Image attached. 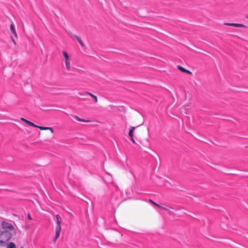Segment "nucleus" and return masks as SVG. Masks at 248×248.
<instances>
[{
  "label": "nucleus",
  "instance_id": "f257e3e1",
  "mask_svg": "<svg viewBox=\"0 0 248 248\" xmlns=\"http://www.w3.org/2000/svg\"><path fill=\"white\" fill-rule=\"evenodd\" d=\"M11 236L12 234L9 231L1 232L0 234V245H4L6 242L11 239Z\"/></svg>",
  "mask_w": 248,
  "mask_h": 248
},
{
  "label": "nucleus",
  "instance_id": "f03ea898",
  "mask_svg": "<svg viewBox=\"0 0 248 248\" xmlns=\"http://www.w3.org/2000/svg\"><path fill=\"white\" fill-rule=\"evenodd\" d=\"M57 225L56 227V234L54 238H53V242H55L58 238L59 237L60 232L61 231V222L62 219L59 215H56Z\"/></svg>",
  "mask_w": 248,
  "mask_h": 248
},
{
  "label": "nucleus",
  "instance_id": "7ed1b4c3",
  "mask_svg": "<svg viewBox=\"0 0 248 248\" xmlns=\"http://www.w3.org/2000/svg\"><path fill=\"white\" fill-rule=\"evenodd\" d=\"M62 53L65 58V64L68 70L70 69V61L68 53L65 51H62Z\"/></svg>",
  "mask_w": 248,
  "mask_h": 248
},
{
  "label": "nucleus",
  "instance_id": "20e7f679",
  "mask_svg": "<svg viewBox=\"0 0 248 248\" xmlns=\"http://www.w3.org/2000/svg\"><path fill=\"white\" fill-rule=\"evenodd\" d=\"M1 226L3 229H8L10 231H12L14 229V227L12 224L6 221H2L1 223Z\"/></svg>",
  "mask_w": 248,
  "mask_h": 248
},
{
  "label": "nucleus",
  "instance_id": "39448f33",
  "mask_svg": "<svg viewBox=\"0 0 248 248\" xmlns=\"http://www.w3.org/2000/svg\"><path fill=\"white\" fill-rule=\"evenodd\" d=\"M135 128L136 127L134 126H131L129 130V133H128L129 136L131 138V140L132 142L134 143H135V141L134 139V135H133L134 131Z\"/></svg>",
  "mask_w": 248,
  "mask_h": 248
},
{
  "label": "nucleus",
  "instance_id": "423d86ee",
  "mask_svg": "<svg viewBox=\"0 0 248 248\" xmlns=\"http://www.w3.org/2000/svg\"><path fill=\"white\" fill-rule=\"evenodd\" d=\"M224 25L230 26H234L236 27H245L246 28V26L243 24H240V23H225Z\"/></svg>",
  "mask_w": 248,
  "mask_h": 248
},
{
  "label": "nucleus",
  "instance_id": "0eeeda50",
  "mask_svg": "<svg viewBox=\"0 0 248 248\" xmlns=\"http://www.w3.org/2000/svg\"><path fill=\"white\" fill-rule=\"evenodd\" d=\"M71 36L72 37V38H75L77 39V40L78 41V42L79 43V44L82 46L83 47L84 46V43L83 42L82 40H81V39L80 38V37H78V36L76 35H74L73 34H71Z\"/></svg>",
  "mask_w": 248,
  "mask_h": 248
},
{
  "label": "nucleus",
  "instance_id": "6e6552de",
  "mask_svg": "<svg viewBox=\"0 0 248 248\" xmlns=\"http://www.w3.org/2000/svg\"><path fill=\"white\" fill-rule=\"evenodd\" d=\"M20 120L22 121H23V122H25V123H26L27 124H28V125H29L30 126H32V127H37V125L35 124L32 122H30V121L25 119L24 118H21Z\"/></svg>",
  "mask_w": 248,
  "mask_h": 248
},
{
  "label": "nucleus",
  "instance_id": "1a4fd4ad",
  "mask_svg": "<svg viewBox=\"0 0 248 248\" xmlns=\"http://www.w3.org/2000/svg\"><path fill=\"white\" fill-rule=\"evenodd\" d=\"M36 128L40 129V130H49L52 133L54 132V130L52 127H43L41 126L37 125Z\"/></svg>",
  "mask_w": 248,
  "mask_h": 248
},
{
  "label": "nucleus",
  "instance_id": "9d476101",
  "mask_svg": "<svg viewBox=\"0 0 248 248\" xmlns=\"http://www.w3.org/2000/svg\"><path fill=\"white\" fill-rule=\"evenodd\" d=\"M84 94H88V95H90L92 98H93L94 99V101L95 103L97 102V101H98L97 97L95 95H94V94H92V93L88 92H85L84 93Z\"/></svg>",
  "mask_w": 248,
  "mask_h": 248
},
{
  "label": "nucleus",
  "instance_id": "9b49d317",
  "mask_svg": "<svg viewBox=\"0 0 248 248\" xmlns=\"http://www.w3.org/2000/svg\"><path fill=\"white\" fill-rule=\"evenodd\" d=\"M10 30L11 31V32L14 34L15 36L17 37V34H16V31L15 28V26H14V25L13 23H12L10 25Z\"/></svg>",
  "mask_w": 248,
  "mask_h": 248
},
{
  "label": "nucleus",
  "instance_id": "f8f14e48",
  "mask_svg": "<svg viewBox=\"0 0 248 248\" xmlns=\"http://www.w3.org/2000/svg\"><path fill=\"white\" fill-rule=\"evenodd\" d=\"M72 116H73V118H75L78 121H80V122H90L89 120H85V119H81V118H79L78 116L77 115H73Z\"/></svg>",
  "mask_w": 248,
  "mask_h": 248
},
{
  "label": "nucleus",
  "instance_id": "ddd939ff",
  "mask_svg": "<svg viewBox=\"0 0 248 248\" xmlns=\"http://www.w3.org/2000/svg\"><path fill=\"white\" fill-rule=\"evenodd\" d=\"M7 248H16V246L15 243L11 242L9 244Z\"/></svg>",
  "mask_w": 248,
  "mask_h": 248
},
{
  "label": "nucleus",
  "instance_id": "4468645a",
  "mask_svg": "<svg viewBox=\"0 0 248 248\" xmlns=\"http://www.w3.org/2000/svg\"><path fill=\"white\" fill-rule=\"evenodd\" d=\"M149 202H151L152 204H153L154 205H155V206H156V207L159 208V207H161V206L159 204H158V203L154 202L153 200H149Z\"/></svg>",
  "mask_w": 248,
  "mask_h": 248
},
{
  "label": "nucleus",
  "instance_id": "2eb2a0df",
  "mask_svg": "<svg viewBox=\"0 0 248 248\" xmlns=\"http://www.w3.org/2000/svg\"><path fill=\"white\" fill-rule=\"evenodd\" d=\"M177 68L179 70H180L181 72H184L185 70V68L183 67L180 65H177Z\"/></svg>",
  "mask_w": 248,
  "mask_h": 248
},
{
  "label": "nucleus",
  "instance_id": "dca6fc26",
  "mask_svg": "<svg viewBox=\"0 0 248 248\" xmlns=\"http://www.w3.org/2000/svg\"><path fill=\"white\" fill-rule=\"evenodd\" d=\"M160 208H161L164 210H168V208H171L170 206H168V205H166V207H163V206H161V207H159Z\"/></svg>",
  "mask_w": 248,
  "mask_h": 248
},
{
  "label": "nucleus",
  "instance_id": "f3484780",
  "mask_svg": "<svg viewBox=\"0 0 248 248\" xmlns=\"http://www.w3.org/2000/svg\"><path fill=\"white\" fill-rule=\"evenodd\" d=\"M184 72L186 73H187L188 74H190V75L192 74V72L191 71H189V70H187L186 69H185Z\"/></svg>",
  "mask_w": 248,
  "mask_h": 248
},
{
  "label": "nucleus",
  "instance_id": "a211bd4d",
  "mask_svg": "<svg viewBox=\"0 0 248 248\" xmlns=\"http://www.w3.org/2000/svg\"><path fill=\"white\" fill-rule=\"evenodd\" d=\"M28 219H29V220H31L32 219V218L31 217V216L30 213L28 214Z\"/></svg>",
  "mask_w": 248,
  "mask_h": 248
},
{
  "label": "nucleus",
  "instance_id": "6ab92c4d",
  "mask_svg": "<svg viewBox=\"0 0 248 248\" xmlns=\"http://www.w3.org/2000/svg\"><path fill=\"white\" fill-rule=\"evenodd\" d=\"M168 211L169 214L170 215H174V213L173 212L169 211V210Z\"/></svg>",
  "mask_w": 248,
  "mask_h": 248
},
{
  "label": "nucleus",
  "instance_id": "aec40b11",
  "mask_svg": "<svg viewBox=\"0 0 248 248\" xmlns=\"http://www.w3.org/2000/svg\"><path fill=\"white\" fill-rule=\"evenodd\" d=\"M11 40L13 42L14 44L15 45H16V41H15V40H14V39L13 38V37H11Z\"/></svg>",
  "mask_w": 248,
  "mask_h": 248
},
{
  "label": "nucleus",
  "instance_id": "412c9836",
  "mask_svg": "<svg viewBox=\"0 0 248 248\" xmlns=\"http://www.w3.org/2000/svg\"><path fill=\"white\" fill-rule=\"evenodd\" d=\"M190 105V103L187 104V105H186L184 107L186 108V107H189Z\"/></svg>",
  "mask_w": 248,
  "mask_h": 248
},
{
  "label": "nucleus",
  "instance_id": "4be33fe9",
  "mask_svg": "<svg viewBox=\"0 0 248 248\" xmlns=\"http://www.w3.org/2000/svg\"><path fill=\"white\" fill-rule=\"evenodd\" d=\"M246 17L247 18H248V15H247L246 16Z\"/></svg>",
  "mask_w": 248,
  "mask_h": 248
},
{
  "label": "nucleus",
  "instance_id": "5701e85b",
  "mask_svg": "<svg viewBox=\"0 0 248 248\" xmlns=\"http://www.w3.org/2000/svg\"><path fill=\"white\" fill-rule=\"evenodd\" d=\"M23 248V247H21V248Z\"/></svg>",
  "mask_w": 248,
  "mask_h": 248
}]
</instances>
